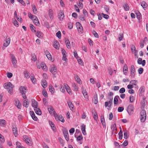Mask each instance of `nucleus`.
<instances>
[{
	"instance_id": "nucleus-1",
	"label": "nucleus",
	"mask_w": 148,
	"mask_h": 148,
	"mask_svg": "<svg viewBox=\"0 0 148 148\" xmlns=\"http://www.w3.org/2000/svg\"><path fill=\"white\" fill-rule=\"evenodd\" d=\"M5 89L8 90L9 93L10 94L13 93V88L14 86L11 83L8 82L5 83L3 85Z\"/></svg>"
},
{
	"instance_id": "nucleus-2",
	"label": "nucleus",
	"mask_w": 148,
	"mask_h": 148,
	"mask_svg": "<svg viewBox=\"0 0 148 148\" xmlns=\"http://www.w3.org/2000/svg\"><path fill=\"white\" fill-rule=\"evenodd\" d=\"M141 116L140 121L142 122H144L146 118V113L145 110H142L140 113Z\"/></svg>"
},
{
	"instance_id": "nucleus-3",
	"label": "nucleus",
	"mask_w": 148,
	"mask_h": 148,
	"mask_svg": "<svg viewBox=\"0 0 148 148\" xmlns=\"http://www.w3.org/2000/svg\"><path fill=\"white\" fill-rule=\"evenodd\" d=\"M57 69L56 66L54 65H52L51 66L50 71L53 75H55L57 73Z\"/></svg>"
},
{
	"instance_id": "nucleus-4",
	"label": "nucleus",
	"mask_w": 148,
	"mask_h": 148,
	"mask_svg": "<svg viewBox=\"0 0 148 148\" xmlns=\"http://www.w3.org/2000/svg\"><path fill=\"white\" fill-rule=\"evenodd\" d=\"M136 71L135 67L133 65H132L131 66L130 68V73L131 76L132 78H134L135 76Z\"/></svg>"
},
{
	"instance_id": "nucleus-5",
	"label": "nucleus",
	"mask_w": 148,
	"mask_h": 148,
	"mask_svg": "<svg viewBox=\"0 0 148 148\" xmlns=\"http://www.w3.org/2000/svg\"><path fill=\"white\" fill-rule=\"evenodd\" d=\"M63 134L66 140L68 141L69 140L68 132L67 130L65 128H64L63 130Z\"/></svg>"
},
{
	"instance_id": "nucleus-6",
	"label": "nucleus",
	"mask_w": 148,
	"mask_h": 148,
	"mask_svg": "<svg viewBox=\"0 0 148 148\" xmlns=\"http://www.w3.org/2000/svg\"><path fill=\"white\" fill-rule=\"evenodd\" d=\"M55 118L56 120H59L62 123L64 122V117L61 115H58L57 114H54Z\"/></svg>"
},
{
	"instance_id": "nucleus-7",
	"label": "nucleus",
	"mask_w": 148,
	"mask_h": 148,
	"mask_svg": "<svg viewBox=\"0 0 148 148\" xmlns=\"http://www.w3.org/2000/svg\"><path fill=\"white\" fill-rule=\"evenodd\" d=\"M78 31L81 33L83 32V28L81 24L79 22H77L76 24Z\"/></svg>"
},
{
	"instance_id": "nucleus-8",
	"label": "nucleus",
	"mask_w": 148,
	"mask_h": 148,
	"mask_svg": "<svg viewBox=\"0 0 148 148\" xmlns=\"http://www.w3.org/2000/svg\"><path fill=\"white\" fill-rule=\"evenodd\" d=\"M134 110V107L132 105H130L127 108V112L130 115H131L132 113Z\"/></svg>"
},
{
	"instance_id": "nucleus-9",
	"label": "nucleus",
	"mask_w": 148,
	"mask_h": 148,
	"mask_svg": "<svg viewBox=\"0 0 148 148\" xmlns=\"http://www.w3.org/2000/svg\"><path fill=\"white\" fill-rule=\"evenodd\" d=\"M31 102L32 106L34 108V109L38 107V103L37 101H36L34 99H32Z\"/></svg>"
},
{
	"instance_id": "nucleus-10",
	"label": "nucleus",
	"mask_w": 148,
	"mask_h": 148,
	"mask_svg": "<svg viewBox=\"0 0 148 148\" xmlns=\"http://www.w3.org/2000/svg\"><path fill=\"white\" fill-rule=\"evenodd\" d=\"M82 92L85 99L86 100H88V95L86 90L83 88L82 89Z\"/></svg>"
},
{
	"instance_id": "nucleus-11",
	"label": "nucleus",
	"mask_w": 148,
	"mask_h": 148,
	"mask_svg": "<svg viewBox=\"0 0 148 148\" xmlns=\"http://www.w3.org/2000/svg\"><path fill=\"white\" fill-rule=\"evenodd\" d=\"M14 104L18 109H19L21 108V104L18 99H16L14 100Z\"/></svg>"
},
{
	"instance_id": "nucleus-12",
	"label": "nucleus",
	"mask_w": 148,
	"mask_h": 148,
	"mask_svg": "<svg viewBox=\"0 0 148 148\" xmlns=\"http://www.w3.org/2000/svg\"><path fill=\"white\" fill-rule=\"evenodd\" d=\"M29 113L33 119L35 121H37L38 120V118L35 116V115L34 112L33 111H30Z\"/></svg>"
},
{
	"instance_id": "nucleus-13",
	"label": "nucleus",
	"mask_w": 148,
	"mask_h": 148,
	"mask_svg": "<svg viewBox=\"0 0 148 148\" xmlns=\"http://www.w3.org/2000/svg\"><path fill=\"white\" fill-rule=\"evenodd\" d=\"M108 102L109 105L108 106V107L110 108L112 104L113 103V97H108Z\"/></svg>"
},
{
	"instance_id": "nucleus-14",
	"label": "nucleus",
	"mask_w": 148,
	"mask_h": 148,
	"mask_svg": "<svg viewBox=\"0 0 148 148\" xmlns=\"http://www.w3.org/2000/svg\"><path fill=\"white\" fill-rule=\"evenodd\" d=\"M10 38H6L5 42L4 43L3 46L4 47H7L10 42Z\"/></svg>"
},
{
	"instance_id": "nucleus-15",
	"label": "nucleus",
	"mask_w": 148,
	"mask_h": 148,
	"mask_svg": "<svg viewBox=\"0 0 148 148\" xmlns=\"http://www.w3.org/2000/svg\"><path fill=\"white\" fill-rule=\"evenodd\" d=\"M12 131L14 136L16 137L18 135L17 129L16 127H13L12 129Z\"/></svg>"
},
{
	"instance_id": "nucleus-16",
	"label": "nucleus",
	"mask_w": 148,
	"mask_h": 148,
	"mask_svg": "<svg viewBox=\"0 0 148 148\" xmlns=\"http://www.w3.org/2000/svg\"><path fill=\"white\" fill-rule=\"evenodd\" d=\"M11 59L13 65L14 66H15L17 63V60L16 59L14 56L13 55H12L11 56Z\"/></svg>"
},
{
	"instance_id": "nucleus-17",
	"label": "nucleus",
	"mask_w": 148,
	"mask_h": 148,
	"mask_svg": "<svg viewBox=\"0 0 148 148\" xmlns=\"http://www.w3.org/2000/svg\"><path fill=\"white\" fill-rule=\"evenodd\" d=\"M85 125L84 124H83L81 126V129L82 133L84 135H85L86 134V131L85 130Z\"/></svg>"
},
{
	"instance_id": "nucleus-18",
	"label": "nucleus",
	"mask_w": 148,
	"mask_h": 148,
	"mask_svg": "<svg viewBox=\"0 0 148 148\" xmlns=\"http://www.w3.org/2000/svg\"><path fill=\"white\" fill-rule=\"evenodd\" d=\"M58 17L60 21L62 20L64 17V14L62 12H60L58 14Z\"/></svg>"
},
{
	"instance_id": "nucleus-19",
	"label": "nucleus",
	"mask_w": 148,
	"mask_h": 148,
	"mask_svg": "<svg viewBox=\"0 0 148 148\" xmlns=\"http://www.w3.org/2000/svg\"><path fill=\"white\" fill-rule=\"evenodd\" d=\"M49 123L53 130V131L55 132L56 130V128L55 125L52 121H49Z\"/></svg>"
},
{
	"instance_id": "nucleus-20",
	"label": "nucleus",
	"mask_w": 148,
	"mask_h": 148,
	"mask_svg": "<svg viewBox=\"0 0 148 148\" xmlns=\"http://www.w3.org/2000/svg\"><path fill=\"white\" fill-rule=\"evenodd\" d=\"M34 110L36 113L37 114L39 115L41 114V112L39 108L38 107L37 108H35L34 109Z\"/></svg>"
},
{
	"instance_id": "nucleus-21",
	"label": "nucleus",
	"mask_w": 148,
	"mask_h": 148,
	"mask_svg": "<svg viewBox=\"0 0 148 148\" xmlns=\"http://www.w3.org/2000/svg\"><path fill=\"white\" fill-rule=\"evenodd\" d=\"M111 129L112 130V133L115 134V131L117 130V128L116 127V125L115 123H114L112 125V127H111Z\"/></svg>"
},
{
	"instance_id": "nucleus-22",
	"label": "nucleus",
	"mask_w": 148,
	"mask_h": 148,
	"mask_svg": "<svg viewBox=\"0 0 148 148\" xmlns=\"http://www.w3.org/2000/svg\"><path fill=\"white\" fill-rule=\"evenodd\" d=\"M41 85L44 88L47 86V82L45 79H43L42 81Z\"/></svg>"
},
{
	"instance_id": "nucleus-23",
	"label": "nucleus",
	"mask_w": 148,
	"mask_h": 148,
	"mask_svg": "<svg viewBox=\"0 0 148 148\" xmlns=\"http://www.w3.org/2000/svg\"><path fill=\"white\" fill-rule=\"evenodd\" d=\"M59 42L57 41H55L53 43V47L57 49H59Z\"/></svg>"
},
{
	"instance_id": "nucleus-24",
	"label": "nucleus",
	"mask_w": 148,
	"mask_h": 148,
	"mask_svg": "<svg viewBox=\"0 0 148 148\" xmlns=\"http://www.w3.org/2000/svg\"><path fill=\"white\" fill-rule=\"evenodd\" d=\"M92 114L93 117L94 119L95 120L97 121L98 118V116L97 113L96 112L95 110H93L92 112Z\"/></svg>"
},
{
	"instance_id": "nucleus-25",
	"label": "nucleus",
	"mask_w": 148,
	"mask_h": 148,
	"mask_svg": "<svg viewBox=\"0 0 148 148\" xmlns=\"http://www.w3.org/2000/svg\"><path fill=\"white\" fill-rule=\"evenodd\" d=\"M65 42L67 48L68 49H70L71 48V45L69 40L67 39H66L65 40Z\"/></svg>"
},
{
	"instance_id": "nucleus-26",
	"label": "nucleus",
	"mask_w": 148,
	"mask_h": 148,
	"mask_svg": "<svg viewBox=\"0 0 148 148\" xmlns=\"http://www.w3.org/2000/svg\"><path fill=\"white\" fill-rule=\"evenodd\" d=\"M24 139L26 143L27 144L29 145H31L32 144L31 142L29 139L28 138V137L27 136H25L24 138Z\"/></svg>"
},
{
	"instance_id": "nucleus-27",
	"label": "nucleus",
	"mask_w": 148,
	"mask_h": 148,
	"mask_svg": "<svg viewBox=\"0 0 148 148\" xmlns=\"http://www.w3.org/2000/svg\"><path fill=\"white\" fill-rule=\"evenodd\" d=\"M19 90L20 91V92L21 93H25L26 92V88L24 86L20 87L19 88Z\"/></svg>"
},
{
	"instance_id": "nucleus-28",
	"label": "nucleus",
	"mask_w": 148,
	"mask_h": 148,
	"mask_svg": "<svg viewBox=\"0 0 148 148\" xmlns=\"http://www.w3.org/2000/svg\"><path fill=\"white\" fill-rule=\"evenodd\" d=\"M33 20V22L37 26H38L39 24V21L37 17L36 16L35 18L32 19Z\"/></svg>"
},
{
	"instance_id": "nucleus-29",
	"label": "nucleus",
	"mask_w": 148,
	"mask_h": 148,
	"mask_svg": "<svg viewBox=\"0 0 148 148\" xmlns=\"http://www.w3.org/2000/svg\"><path fill=\"white\" fill-rule=\"evenodd\" d=\"M36 36L39 38H42L43 36V34L42 32L37 31Z\"/></svg>"
},
{
	"instance_id": "nucleus-30",
	"label": "nucleus",
	"mask_w": 148,
	"mask_h": 148,
	"mask_svg": "<svg viewBox=\"0 0 148 148\" xmlns=\"http://www.w3.org/2000/svg\"><path fill=\"white\" fill-rule=\"evenodd\" d=\"M75 80L79 84H82V82L81 80L77 75L76 76H75Z\"/></svg>"
},
{
	"instance_id": "nucleus-31",
	"label": "nucleus",
	"mask_w": 148,
	"mask_h": 148,
	"mask_svg": "<svg viewBox=\"0 0 148 148\" xmlns=\"http://www.w3.org/2000/svg\"><path fill=\"white\" fill-rule=\"evenodd\" d=\"M48 110L50 114H52L54 112L53 108L51 106L48 107Z\"/></svg>"
},
{
	"instance_id": "nucleus-32",
	"label": "nucleus",
	"mask_w": 148,
	"mask_h": 148,
	"mask_svg": "<svg viewBox=\"0 0 148 148\" xmlns=\"http://www.w3.org/2000/svg\"><path fill=\"white\" fill-rule=\"evenodd\" d=\"M123 71L125 75H126L127 73V72H128V68L126 64H125L123 67Z\"/></svg>"
},
{
	"instance_id": "nucleus-33",
	"label": "nucleus",
	"mask_w": 148,
	"mask_h": 148,
	"mask_svg": "<svg viewBox=\"0 0 148 148\" xmlns=\"http://www.w3.org/2000/svg\"><path fill=\"white\" fill-rule=\"evenodd\" d=\"M141 5L143 7L144 10H145L147 6V3L145 1H143L141 3Z\"/></svg>"
},
{
	"instance_id": "nucleus-34",
	"label": "nucleus",
	"mask_w": 148,
	"mask_h": 148,
	"mask_svg": "<svg viewBox=\"0 0 148 148\" xmlns=\"http://www.w3.org/2000/svg\"><path fill=\"white\" fill-rule=\"evenodd\" d=\"M46 54L48 59L50 60H52V57L49 52L48 51H46Z\"/></svg>"
},
{
	"instance_id": "nucleus-35",
	"label": "nucleus",
	"mask_w": 148,
	"mask_h": 148,
	"mask_svg": "<svg viewBox=\"0 0 148 148\" xmlns=\"http://www.w3.org/2000/svg\"><path fill=\"white\" fill-rule=\"evenodd\" d=\"M92 100L95 104H96L98 103V97L97 94L94 96V98Z\"/></svg>"
},
{
	"instance_id": "nucleus-36",
	"label": "nucleus",
	"mask_w": 148,
	"mask_h": 148,
	"mask_svg": "<svg viewBox=\"0 0 148 148\" xmlns=\"http://www.w3.org/2000/svg\"><path fill=\"white\" fill-rule=\"evenodd\" d=\"M28 100L27 99L25 100L23 104V106L27 108L28 107V105L29 103V101H28Z\"/></svg>"
},
{
	"instance_id": "nucleus-37",
	"label": "nucleus",
	"mask_w": 148,
	"mask_h": 148,
	"mask_svg": "<svg viewBox=\"0 0 148 148\" xmlns=\"http://www.w3.org/2000/svg\"><path fill=\"white\" fill-rule=\"evenodd\" d=\"M124 4V5H123V7L124 10L126 11L129 10L130 8L128 4L126 3Z\"/></svg>"
},
{
	"instance_id": "nucleus-38",
	"label": "nucleus",
	"mask_w": 148,
	"mask_h": 148,
	"mask_svg": "<svg viewBox=\"0 0 148 148\" xmlns=\"http://www.w3.org/2000/svg\"><path fill=\"white\" fill-rule=\"evenodd\" d=\"M137 81L136 80H132L130 82V84L131 85L134 86H136V87L137 86Z\"/></svg>"
},
{
	"instance_id": "nucleus-39",
	"label": "nucleus",
	"mask_w": 148,
	"mask_h": 148,
	"mask_svg": "<svg viewBox=\"0 0 148 148\" xmlns=\"http://www.w3.org/2000/svg\"><path fill=\"white\" fill-rule=\"evenodd\" d=\"M118 98H119V96L116 95L115 96L114 100V104H116L118 103Z\"/></svg>"
},
{
	"instance_id": "nucleus-40",
	"label": "nucleus",
	"mask_w": 148,
	"mask_h": 148,
	"mask_svg": "<svg viewBox=\"0 0 148 148\" xmlns=\"http://www.w3.org/2000/svg\"><path fill=\"white\" fill-rule=\"evenodd\" d=\"M101 121L103 126L105 125V122L104 116L103 115L101 116Z\"/></svg>"
},
{
	"instance_id": "nucleus-41",
	"label": "nucleus",
	"mask_w": 148,
	"mask_h": 148,
	"mask_svg": "<svg viewBox=\"0 0 148 148\" xmlns=\"http://www.w3.org/2000/svg\"><path fill=\"white\" fill-rule=\"evenodd\" d=\"M30 27L32 32H33L36 33V29L33 25L31 24L30 25Z\"/></svg>"
},
{
	"instance_id": "nucleus-42",
	"label": "nucleus",
	"mask_w": 148,
	"mask_h": 148,
	"mask_svg": "<svg viewBox=\"0 0 148 148\" xmlns=\"http://www.w3.org/2000/svg\"><path fill=\"white\" fill-rule=\"evenodd\" d=\"M6 121L3 119H1V126L4 127L6 125Z\"/></svg>"
},
{
	"instance_id": "nucleus-43",
	"label": "nucleus",
	"mask_w": 148,
	"mask_h": 148,
	"mask_svg": "<svg viewBox=\"0 0 148 148\" xmlns=\"http://www.w3.org/2000/svg\"><path fill=\"white\" fill-rule=\"evenodd\" d=\"M29 72L27 70H25L24 71V74L25 75V77L27 78H29Z\"/></svg>"
},
{
	"instance_id": "nucleus-44",
	"label": "nucleus",
	"mask_w": 148,
	"mask_h": 148,
	"mask_svg": "<svg viewBox=\"0 0 148 148\" xmlns=\"http://www.w3.org/2000/svg\"><path fill=\"white\" fill-rule=\"evenodd\" d=\"M72 87L73 88L74 90L75 91H77L78 89V88L77 85L74 83L72 84Z\"/></svg>"
},
{
	"instance_id": "nucleus-45",
	"label": "nucleus",
	"mask_w": 148,
	"mask_h": 148,
	"mask_svg": "<svg viewBox=\"0 0 148 148\" xmlns=\"http://www.w3.org/2000/svg\"><path fill=\"white\" fill-rule=\"evenodd\" d=\"M53 10L50 9L49 10V14L50 18H53Z\"/></svg>"
},
{
	"instance_id": "nucleus-46",
	"label": "nucleus",
	"mask_w": 148,
	"mask_h": 148,
	"mask_svg": "<svg viewBox=\"0 0 148 148\" xmlns=\"http://www.w3.org/2000/svg\"><path fill=\"white\" fill-rule=\"evenodd\" d=\"M128 134V132L127 130H125L124 131V138L126 139L128 138L127 135Z\"/></svg>"
},
{
	"instance_id": "nucleus-47",
	"label": "nucleus",
	"mask_w": 148,
	"mask_h": 148,
	"mask_svg": "<svg viewBox=\"0 0 148 148\" xmlns=\"http://www.w3.org/2000/svg\"><path fill=\"white\" fill-rule=\"evenodd\" d=\"M49 89L50 92L53 94L54 92V88L51 85H50L49 87Z\"/></svg>"
},
{
	"instance_id": "nucleus-48",
	"label": "nucleus",
	"mask_w": 148,
	"mask_h": 148,
	"mask_svg": "<svg viewBox=\"0 0 148 148\" xmlns=\"http://www.w3.org/2000/svg\"><path fill=\"white\" fill-rule=\"evenodd\" d=\"M16 148H24V147L20 145L21 144L19 142H16Z\"/></svg>"
},
{
	"instance_id": "nucleus-49",
	"label": "nucleus",
	"mask_w": 148,
	"mask_h": 148,
	"mask_svg": "<svg viewBox=\"0 0 148 148\" xmlns=\"http://www.w3.org/2000/svg\"><path fill=\"white\" fill-rule=\"evenodd\" d=\"M68 105L71 109H73V105L71 101H69L68 102Z\"/></svg>"
},
{
	"instance_id": "nucleus-50",
	"label": "nucleus",
	"mask_w": 148,
	"mask_h": 148,
	"mask_svg": "<svg viewBox=\"0 0 148 148\" xmlns=\"http://www.w3.org/2000/svg\"><path fill=\"white\" fill-rule=\"evenodd\" d=\"M32 6L33 11L34 12V13L35 14H36L37 13V10L36 8V6L34 5Z\"/></svg>"
},
{
	"instance_id": "nucleus-51",
	"label": "nucleus",
	"mask_w": 148,
	"mask_h": 148,
	"mask_svg": "<svg viewBox=\"0 0 148 148\" xmlns=\"http://www.w3.org/2000/svg\"><path fill=\"white\" fill-rule=\"evenodd\" d=\"M83 136L82 135H80L77 138V140L78 141H80L83 139Z\"/></svg>"
},
{
	"instance_id": "nucleus-52",
	"label": "nucleus",
	"mask_w": 148,
	"mask_h": 148,
	"mask_svg": "<svg viewBox=\"0 0 148 148\" xmlns=\"http://www.w3.org/2000/svg\"><path fill=\"white\" fill-rule=\"evenodd\" d=\"M28 16L29 18H31L32 19H33L36 16L32 15L30 13H28Z\"/></svg>"
},
{
	"instance_id": "nucleus-53",
	"label": "nucleus",
	"mask_w": 148,
	"mask_h": 148,
	"mask_svg": "<svg viewBox=\"0 0 148 148\" xmlns=\"http://www.w3.org/2000/svg\"><path fill=\"white\" fill-rule=\"evenodd\" d=\"M56 35L60 39L61 38V33L60 31H58L56 33Z\"/></svg>"
},
{
	"instance_id": "nucleus-54",
	"label": "nucleus",
	"mask_w": 148,
	"mask_h": 148,
	"mask_svg": "<svg viewBox=\"0 0 148 148\" xmlns=\"http://www.w3.org/2000/svg\"><path fill=\"white\" fill-rule=\"evenodd\" d=\"M30 78L32 82L33 83L35 84L36 82V79L33 76H31Z\"/></svg>"
},
{
	"instance_id": "nucleus-55",
	"label": "nucleus",
	"mask_w": 148,
	"mask_h": 148,
	"mask_svg": "<svg viewBox=\"0 0 148 148\" xmlns=\"http://www.w3.org/2000/svg\"><path fill=\"white\" fill-rule=\"evenodd\" d=\"M144 45V40H141L140 41V45L141 48H143Z\"/></svg>"
},
{
	"instance_id": "nucleus-56",
	"label": "nucleus",
	"mask_w": 148,
	"mask_h": 148,
	"mask_svg": "<svg viewBox=\"0 0 148 148\" xmlns=\"http://www.w3.org/2000/svg\"><path fill=\"white\" fill-rule=\"evenodd\" d=\"M131 50L132 52H133L134 51H138L137 50H136L135 47L133 45H132L131 46Z\"/></svg>"
},
{
	"instance_id": "nucleus-57",
	"label": "nucleus",
	"mask_w": 148,
	"mask_h": 148,
	"mask_svg": "<svg viewBox=\"0 0 148 148\" xmlns=\"http://www.w3.org/2000/svg\"><path fill=\"white\" fill-rule=\"evenodd\" d=\"M32 60L34 61H35L36 60V56L35 54L32 55Z\"/></svg>"
},
{
	"instance_id": "nucleus-58",
	"label": "nucleus",
	"mask_w": 148,
	"mask_h": 148,
	"mask_svg": "<svg viewBox=\"0 0 148 148\" xmlns=\"http://www.w3.org/2000/svg\"><path fill=\"white\" fill-rule=\"evenodd\" d=\"M92 33L94 36L97 38H98L99 37V35L95 31H92Z\"/></svg>"
},
{
	"instance_id": "nucleus-59",
	"label": "nucleus",
	"mask_w": 148,
	"mask_h": 148,
	"mask_svg": "<svg viewBox=\"0 0 148 148\" xmlns=\"http://www.w3.org/2000/svg\"><path fill=\"white\" fill-rule=\"evenodd\" d=\"M139 91L141 93L144 92L145 91V87L143 86L141 87L139 89Z\"/></svg>"
},
{
	"instance_id": "nucleus-60",
	"label": "nucleus",
	"mask_w": 148,
	"mask_h": 148,
	"mask_svg": "<svg viewBox=\"0 0 148 148\" xmlns=\"http://www.w3.org/2000/svg\"><path fill=\"white\" fill-rule=\"evenodd\" d=\"M125 91V89L124 88H121L119 90V92L121 93H123Z\"/></svg>"
},
{
	"instance_id": "nucleus-61",
	"label": "nucleus",
	"mask_w": 148,
	"mask_h": 148,
	"mask_svg": "<svg viewBox=\"0 0 148 148\" xmlns=\"http://www.w3.org/2000/svg\"><path fill=\"white\" fill-rule=\"evenodd\" d=\"M5 141L4 137L1 134V143H3Z\"/></svg>"
},
{
	"instance_id": "nucleus-62",
	"label": "nucleus",
	"mask_w": 148,
	"mask_h": 148,
	"mask_svg": "<svg viewBox=\"0 0 148 148\" xmlns=\"http://www.w3.org/2000/svg\"><path fill=\"white\" fill-rule=\"evenodd\" d=\"M143 68L141 67L139 68L138 70V72L139 74H142L143 73Z\"/></svg>"
},
{
	"instance_id": "nucleus-63",
	"label": "nucleus",
	"mask_w": 148,
	"mask_h": 148,
	"mask_svg": "<svg viewBox=\"0 0 148 148\" xmlns=\"http://www.w3.org/2000/svg\"><path fill=\"white\" fill-rule=\"evenodd\" d=\"M130 100L131 102H133L134 100V97L132 95L130 96Z\"/></svg>"
},
{
	"instance_id": "nucleus-64",
	"label": "nucleus",
	"mask_w": 148,
	"mask_h": 148,
	"mask_svg": "<svg viewBox=\"0 0 148 148\" xmlns=\"http://www.w3.org/2000/svg\"><path fill=\"white\" fill-rule=\"evenodd\" d=\"M13 23L16 26H18V22L16 21L15 19L14 20Z\"/></svg>"
}]
</instances>
